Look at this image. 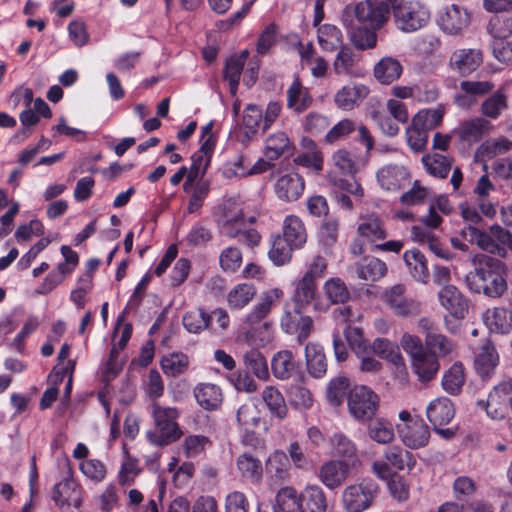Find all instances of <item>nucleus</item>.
Masks as SVG:
<instances>
[{
    "label": "nucleus",
    "mask_w": 512,
    "mask_h": 512,
    "mask_svg": "<svg viewBox=\"0 0 512 512\" xmlns=\"http://www.w3.org/2000/svg\"><path fill=\"white\" fill-rule=\"evenodd\" d=\"M354 11L374 28H382L392 14L395 27L404 33L419 31L431 19L430 8L422 0H382L376 5L358 2Z\"/></svg>",
    "instance_id": "nucleus-1"
},
{
    "label": "nucleus",
    "mask_w": 512,
    "mask_h": 512,
    "mask_svg": "<svg viewBox=\"0 0 512 512\" xmlns=\"http://www.w3.org/2000/svg\"><path fill=\"white\" fill-rule=\"evenodd\" d=\"M508 268L499 258L477 254L473 258V270L465 277L470 291L499 299L508 291Z\"/></svg>",
    "instance_id": "nucleus-2"
},
{
    "label": "nucleus",
    "mask_w": 512,
    "mask_h": 512,
    "mask_svg": "<svg viewBox=\"0 0 512 512\" xmlns=\"http://www.w3.org/2000/svg\"><path fill=\"white\" fill-rule=\"evenodd\" d=\"M418 328L425 336L426 350H424L423 343L418 336L404 333L400 344L405 352H452L454 350L452 341L440 333L439 328L431 319L420 318Z\"/></svg>",
    "instance_id": "nucleus-3"
},
{
    "label": "nucleus",
    "mask_w": 512,
    "mask_h": 512,
    "mask_svg": "<svg viewBox=\"0 0 512 512\" xmlns=\"http://www.w3.org/2000/svg\"><path fill=\"white\" fill-rule=\"evenodd\" d=\"M152 416L155 429L147 432L148 441L156 446H166L180 439L182 431L177 423L180 413L174 407H162L154 403Z\"/></svg>",
    "instance_id": "nucleus-4"
},
{
    "label": "nucleus",
    "mask_w": 512,
    "mask_h": 512,
    "mask_svg": "<svg viewBox=\"0 0 512 512\" xmlns=\"http://www.w3.org/2000/svg\"><path fill=\"white\" fill-rule=\"evenodd\" d=\"M379 493V486L372 479L350 484L342 492V505L347 512H363L370 508Z\"/></svg>",
    "instance_id": "nucleus-5"
},
{
    "label": "nucleus",
    "mask_w": 512,
    "mask_h": 512,
    "mask_svg": "<svg viewBox=\"0 0 512 512\" xmlns=\"http://www.w3.org/2000/svg\"><path fill=\"white\" fill-rule=\"evenodd\" d=\"M355 5L347 6L342 14V22L349 29L350 39L360 50L372 49L377 44L376 31L368 21H362L354 11Z\"/></svg>",
    "instance_id": "nucleus-6"
},
{
    "label": "nucleus",
    "mask_w": 512,
    "mask_h": 512,
    "mask_svg": "<svg viewBox=\"0 0 512 512\" xmlns=\"http://www.w3.org/2000/svg\"><path fill=\"white\" fill-rule=\"evenodd\" d=\"M64 468V478L54 484L51 498L63 512H68L70 508L78 509L81 507L82 489L74 480L68 462L64 463Z\"/></svg>",
    "instance_id": "nucleus-7"
},
{
    "label": "nucleus",
    "mask_w": 512,
    "mask_h": 512,
    "mask_svg": "<svg viewBox=\"0 0 512 512\" xmlns=\"http://www.w3.org/2000/svg\"><path fill=\"white\" fill-rule=\"evenodd\" d=\"M303 313V307H297L290 302H286L280 319L282 331L287 334H296L299 344H304L313 330L312 318Z\"/></svg>",
    "instance_id": "nucleus-8"
},
{
    "label": "nucleus",
    "mask_w": 512,
    "mask_h": 512,
    "mask_svg": "<svg viewBox=\"0 0 512 512\" xmlns=\"http://www.w3.org/2000/svg\"><path fill=\"white\" fill-rule=\"evenodd\" d=\"M350 414L358 421H370L379 407L378 395L367 386H356L348 396Z\"/></svg>",
    "instance_id": "nucleus-9"
},
{
    "label": "nucleus",
    "mask_w": 512,
    "mask_h": 512,
    "mask_svg": "<svg viewBox=\"0 0 512 512\" xmlns=\"http://www.w3.org/2000/svg\"><path fill=\"white\" fill-rule=\"evenodd\" d=\"M486 414L493 420H502L512 411V379L502 381L489 392L487 401H480Z\"/></svg>",
    "instance_id": "nucleus-10"
},
{
    "label": "nucleus",
    "mask_w": 512,
    "mask_h": 512,
    "mask_svg": "<svg viewBox=\"0 0 512 512\" xmlns=\"http://www.w3.org/2000/svg\"><path fill=\"white\" fill-rule=\"evenodd\" d=\"M471 12L459 4L445 6L438 15L440 29L448 35H460L471 23Z\"/></svg>",
    "instance_id": "nucleus-11"
},
{
    "label": "nucleus",
    "mask_w": 512,
    "mask_h": 512,
    "mask_svg": "<svg viewBox=\"0 0 512 512\" xmlns=\"http://www.w3.org/2000/svg\"><path fill=\"white\" fill-rule=\"evenodd\" d=\"M483 63V53L476 48H460L453 51L449 59L450 68L466 77L475 72Z\"/></svg>",
    "instance_id": "nucleus-12"
},
{
    "label": "nucleus",
    "mask_w": 512,
    "mask_h": 512,
    "mask_svg": "<svg viewBox=\"0 0 512 512\" xmlns=\"http://www.w3.org/2000/svg\"><path fill=\"white\" fill-rule=\"evenodd\" d=\"M349 465L341 460H328L317 471L319 481L328 489L339 488L348 478Z\"/></svg>",
    "instance_id": "nucleus-13"
},
{
    "label": "nucleus",
    "mask_w": 512,
    "mask_h": 512,
    "mask_svg": "<svg viewBox=\"0 0 512 512\" xmlns=\"http://www.w3.org/2000/svg\"><path fill=\"white\" fill-rule=\"evenodd\" d=\"M397 430L402 442L411 449L426 446L430 439L429 427L418 416L409 425H398Z\"/></svg>",
    "instance_id": "nucleus-14"
},
{
    "label": "nucleus",
    "mask_w": 512,
    "mask_h": 512,
    "mask_svg": "<svg viewBox=\"0 0 512 512\" xmlns=\"http://www.w3.org/2000/svg\"><path fill=\"white\" fill-rule=\"evenodd\" d=\"M376 178L382 189L395 192L409 184L410 174L403 165L388 164L377 171Z\"/></svg>",
    "instance_id": "nucleus-15"
},
{
    "label": "nucleus",
    "mask_w": 512,
    "mask_h": 512,
    "mask_svg": "<svg viewBox=\"0 0 512 512\" xmlns=\"http://www.w3.org/2000/svg\"><path fill=\"white\" fill-rule=\"evenodd\" d=\"M441 305L455 318L463 319L468 312V301L453 285H446L439 291Z\"/></svg>",
    "instance_id": "nucleus-16"
},
{
    "label": "nucleus",
    "mask_w": 512,
    "mask_h": 512,
    "mask_svg": "<svg viewBox=\"0 0 512 512\" xmlns=\"http://www.w3.org/2000/svg\"><path fill=\"white\" fill-rule=\"evenodd\" d=\"M304 188V179L298 173L282 175L275 184L277 197L286 202L296 201L303 194Z\"/></svg>",
    "instance_id": "nucleus-17"
},
{
    "label": "nucleus",
    "mask_w": 512,
    "mask_h": 512,
    "mask_svg": "<svg viewBox=\"0 0 512 512\" xmlns=\"http://www.w3.org/2000/svg\"><path fill=\"white\" fill-rule=\"evenodd\" d=\"M426 416L433 427H442L454 418L455 408L449 398L438 397L427 406Z\"/></svg>",
    "instance_id": "nucleus-18"
},
{
    "label": "nucleus",
    "mask_w": 512,
    "mask_h": 512,
    "mask_svg": "<svg viewBox=\"0 0 512 512\" xmlns=\"http://www.w3.org/2000/svg\"><path fill=\"white\" fill-rule=\"evenodd\" d=\"M284 296V292L279 288H273L262 293L260 301L255 304L252 310L247 314L245 323L254 325L260 323L271 312L272 307Z\"/></svg>",
    "instance_id": "nucleus-19"
},
{
    "label": "nucleus",
    "mask_w": 512,
    "mask_h": 512,
    "mask_svg": "<svg viewBox=\"0 0 512 512\" xmlns=\"http://www.w3.org/2000/svg\"><path fill=\"white\" fill-rule=\"evenodd\" d=\"M492 129L489 120L476 117L462 122L456 130V134L462 142L469 144L479 142Z\"/></svg>",
    "instance_id": "nucleus-20"
},
{
    "label": "nucleus",
    "mask_w": 512,
    "mask_h": 512,
    "mask_svg": "<svg viewBox=\"0 0 512 512\" xmlns=\"http://www.w3.org/2000/svg\"><path fill=\"white\" fill-rule=\"evenodd\" d=\"M282 239L296 249H301L307 241L304 222L296 215H287L283 221Z\"/></svg>",
    "instance_id": "nucleus-21"
},
{
    "label": "nucleus",
    "mask_w": 512,
    "mask_h": 512,
    "mask_svg": "<svg viewBox=\"0 0 512 512\" xmlns=\"http://www.w3.org/2000/svg\"><path fill=\"white\" fill-rule=\"evenodd\" d=\"M326 493L317 484H307L301 491V512H326Z\"/></svg>",
    "instance_id": "nucleus-22"
},
{
    "label": "nucleus",
    "mask_w": 512,
    "mask_h": 512,
    "mask_svg": "<svg viewBox=\"0 0 512 512\" xmlns=\"http://www.w3.org/2000/svg\"><path fill=\"white\" fill-rule=\"evenodd\" d=\"M287 108L301 114L306 111L313 103V97L309 90L304 87L298 77H296L286 92Z\"/></svg>",
    "instance_id": "nucleus-23"
},
{
    "label": "nucleus",
    "mask_w": 512,
    "mask_h": 512,
    "mask_svg": "<svg viewBox=\"0 0 512 512\" xmlns=\"http://www.w3.org/2000/svg\"><path fill=\"white\" fill-rule=\"evenodd\" d=\"M404 262L410 275L417 282L427 284L430 280V271L425 255L417 248L407 250L403 254Z\"/></svg>",
    "instance_id": "nucleus-24"
},
{
    "label": "nucleus",
    "mask_w": 512,
    "mask_h": 512,
    "mask_svg": "<svg viewBox=\"0 0 512 512\" xmlns=\"http://www.w3.org/2000/svg\"><path fill=\"white\" fill-rule=\"evenodd\" d=\"M359 279L375 282L383 278L388 271L384 261L374 256H364L355 264Z\"/></svg>",
    "instance_id": "nucleus-25"
},
{
    "label": "nucleus",
    "mask_w": 512,
    "mask_h": 512,
    "mask_svg": "<svg viewBox=\"0 0 512 512\" xmlns=\"http://www.w3.org/2000/svg\"><path fill=\"white\" fill-rule=\"evenodd\" d=\"M193 392L197 403L205 410H216L222 404V390L216 384L199 383L195 386Z\"/></svg>",
    "instance_id": "nucleus-26"
},
{
    "label": "nucleus",
    "mask_w": 512,
    "mask_h": 512,
    "mask_svg": "<svg viewBox=\"0 0 512 512\" xmlns=\"http://www.w3.org/2000/svg\"><path fill=\"white\" fill-rule=\"evenodd\" d=\"M405 286L396 284L384 293V300L391 310L398 316H409L415 311V305L405 295Z\"/></svg>",
    "instance_id": "nucleus-27"
},
{
    "label": "nucleus",
    "mask_w": 512,
    "mask_h": 512,
    "mask_svg": "<svg viewBox=\"0 0 512 512\" xmlns=\"http://www.w3.org/2000/svg\"><path fill=\"white\" fill-rule=\"evenodd\" d=\"M368 94L369 89L363 84L346 85L335 94L334 101L338 108L351 110Z\"/></svg>",
    "instance_id": "nucleus-28"
},
{
    "label": "nucleus",
    "mask_w": 512,
    "mask_h": 512,
    "mask_svg": "<svg viewBox=\"0 0 512 512\" xmlns=\"http://www.w3.org/2000/svg\"><path fill=\"white\" fill-rule=\"evenodd\" d=\"M483 320L491 332L506 334L512 327V312L504 307L488 309Z\"/></svg>",
    "instance_id": "nucleus-29"
},
{
    "label": "nucleus",
    "mask_w": 512,
    "mask_h": 512,
    "mask_svg": "<svg viewBox=\"0 0 512 512\" xmlns=\"http://www.w3.org/2000/svg\"><path fill=\"white\" fill-rule=\"evenodd\" d=\"M374 77L385 85L398 80L403 72L401 63L393 57H384L374 66Z\"/></svg>",
    "instance_id": "nucleus-30"
},
{
    "label": "nucleus",
    "mask_w": 512,
    "mask_h": 512,
    "mask_svg": "<svg viewBox=\"0 0 512 512\" xmlns=\"http://www.w3.org/2000/svg\"><path fill=\"white\" fill-rule=\"evenodd\" d=\"M411 365L420 381H429L437 373L439 363L436 354H411Z\"/></svg>",
    "instance_id": "nucleus-31"
},
{
    "label": "nucleus",
    "mask_w": 512,
    "mask_h": 512,
    "mask_svg": "<svg viewBox=\"0 0 512 512\" xmlns=\"http://www.w3.org/2000/svg\"><path fill=\"white\" fill-rule=\"evenodd\" d=\"M317 296V284L314 280L308 279V277H302L295 283V290L291 296L290 303L297 307H303L310 305Z\"/></svg>",
    "instance_id": "nucleus-32"
},
{
    "label": "nucleus",
    "mask_w": 512,
    "mask_h": 512,
    "mask_svg": "<svg viewBox=\"0 0 512 512\" xmlns=\"http://www.w3.org/2000/svg\"><path fill=\"white\" fill-rule=\"evenodd\" d=\"M302 362L296 361L293 354H274L271 359V369L275 377L287 379L300 372Z\"/></svg>",
    "instance_id": "nucleus-33"
},
{
    "label": "nucleus",
    "mask_w": 512,
    "mask_h": 512,
    "mask_svg": "<svg viewBox=\"0 0 512 512\" xmlns=\"http://www.w3.org/2000/svg\"><path fill=\"white\" fill-rule=\"evenodd\" d=\"M257 289L252 283H239L227 295L228 305L231 309H242L256 296Z\"/></svg>",
    "instance_id": "nucleus-34"
},
{
    "label": "nucleus",
    "mask_w": 512,
    "mask_h": 512,
    "mask_svg": "<svg viewBox=\"0 0 512 512\" xmlns=\"http://www.w3.org/2000/svg\"><path fill=\"white\" fill-rule=\"evenodd\" d=\"M294 150L290 139L285 132H277L266 140V156L270 160H276L282 155H291Z\"/></svg>",
    "instance_id": "nucleus-35"
},
{
    "label": "nucleus",
    "mask_w": 512,
    "mask_h": 512,
    "mask_svg": "<svg viewBox=\"0 0 512 512\" xmlns=\"http://www.w3.org/2000/svg\"><path fill=\"white\" fill-rule=\"evenodd\" d=\"M236 464L242 477L252 482L260 481L263 473L262 463L251 453L244 452L240 454L236 460Z\"/></svg>",
    "instance_id": "nucleus-36"
},
{
    "label": "nucleus",
    "mask_w": 512,
    "mask_h": 512,
    "mask_svg": "<svg viewBox=\"0 0 512 512\" xmlns=\"http://www.w3.org/2000/svg\"><path fill=\"white\" fill-rule=\"evenodd\" d=\"M275 506L280 512H301V492L292 486L279 489L275 497Z\"/></svg>",
    "instance_id": "nucleus-37"
},
{
    "label": "nucleus",
    "mask_w": 512,
    "mask_h": 512,
    "mask_svg": "<svg viewBox=\"0 0 512 512\" xmlns=\"http://www.w3.org/2000/svg\"><path fill=\"white\" fill-rule=\"evenodd\" d=\"M422 163L430 175L444 179L452 168L453 160L448 156L435 153L432 156H423Z\"/></svg>",
    "instance_id": "nucleus-38"
},
{
    "label": "nucleus",
    "mask_w": 512,
    "mask_h": 512,
    "mask_svg": "<svg viewBox=\"0 0 512 512\" xmlns=\"http://www.w3.org/2000/svg\"><path fill=\"white\" fill-rule=\"evenodd\" d=\"M317 39L320 47L328 52L335 51L343 45L341 30L331 24H324L319 27Z\"/></svg>",
    "instance_id": "nucleus-39"
},
{
    "label": "nucleus",
    "mask_w": 512,
    "mask_h": 512,
    "mask_svg": "<svg viewBox=\"0 0 512 512\" xmlns=\"http://www.w3.org/2000/svg\"><path fill=\"white\" fill-rule=\"evenodd\" d=\"M383 456L391 467L400 471L405 468L411 470L416 464L414 455L399 446L389 447L385 450Z\"/></svg>",
    "instance_id": "nucleus-40"
},
{
    "label": "nucleus",
    "mask_w": 512,
    "mask_h": 512,
    "mask_svg": "<svg viewBox=\"0 0 512 512\" xmlns=\"http://www.w3.org/2000/svg\"><path fill=\"white\" fill-rule=\"evenodd\" d=\"M296 248L289 245L281 234L272 236L271 248L268 252L269 259L276 266H283L289 263L292 259V253Z\"/></svg>",
    "instance_id": "nucleus-41"
},
{
    "label": "nucleus",
    "mask_w": 512,
    "mask_h": 512,
    "mask_svg": "<svg viewBox=\"0 0 512 512\" xmlns=\"http://www.w3.org/2000/svg\"><path fill=\"white\" fill-rule=\"evenodd\" d=\"M487 31L493 37V39L511 37L512 13L504 12L493 15L489 20Z\"/></svg>",
    "instance_id": "nucleus-42"
},
{
    "label": "nucleus",
    "mask_w": 512,
    "mask_h": 512,
    "mask_svg": "<svg viewBox=\"0 0 512 512\" xmlns=\"http://www.w3.org/2000/svg\"><path fill=\"white\" fill-rule=\"evenodd\" d=\"M272 339L273 327L269 322H265L257 327H252L246 332V341L254 350L265 348Z\"/></svg>",
    "instance_id": "nucleus-43"
},
{
    "label": "nucleus",
    "mask_w": 512,
    "mask_h": 512,
    "mask_svg": "<svg viewBox=\"0 0 512 512\" xmlns=\"http://www.w3.org/2000/svg\"><path fill=\"white\" fill-rule=\"evenodd\" d=\"M262 398L272 415L281 420L287 416V406L278 389L266 387L262 392Z\"/></svg>",
    "instance_id": "nucleus-44"
},
{
    "label": "nucleus",
    "mask_w": 512,
    "mask_h": 512,
    "mask_svg": "<svg viewBox=\"0 0 512 512\" xmlns=\"http://www.w3.org/2000/svg\"><path fill=\"white\" fill-rule=\"evenodd\" d=\"M182 322L186 330L191 333H199L212 326L209 313L202 308L186 312L183 316Z\"/></svg>",
    "instance_id": "nucleus-45"
},
{
    "label": "nucleus",
    "mask_w": 512,
    "mask_h": 512,
    "mask_svg": "<svg viewBox=\"0 0 512 512\" xmlns=\"http://www.w3.org/2000/svg\"><path fill=\"white\" fill-rule=\"evenodd\" d=\"M187 354H163L160 364L163 372L168 376H177L189 367Z\"/></svg>",
    "instance_id": "nucleus-46"
},
{
    "label": "nucleus",
    "mask_w": 512,
    "mask_h": 512,
    "mask_svg": "<svg viewBox=\"0 0 512 512\" xmlns=\"http://www.w3.org/2000/svg\"><path fill=\"white\" fill-rule=\"evenodd\" d=\"M243 58H228L223 69V78L229 83L231 96H235L238 91L241 73L243 71Z\"/></svg>",
    "instance_id": "nucleus-47"
},
{
    "label": "nucleus",
    "mask_w": 512,
    "mask_h": 512,
    "mask_svg": "<svg viewBox=\"0 0 512 512\" xmlns=\"http://www.w3.org/2000/svg\"><path fill=\"white\" fill-rule=\"evenodd\" d=\"M500 362L498 354H476L474 368L482 380L490 379Z\"/></svg>",
    "instance_id": "nucleus-48"
},
{
    "label": "nucleus",
    "mask_w": 512,
    "mask_h": 512,
    "mask_svg": "<svg viewBox=\"0 0 512 512\" xmlns=\"http://www.w3.org/2000/svg\"><path fill=\"white\" fill-rule=\"evenodd\" d=\"M68 356L69 354H58V363L48 376L52 384L57 385L61 383L65 377L72 378L76 361Z\"/></svg>",
    "instance_id": "nucleus-49"
},
{
    "label": "nucleus",
    "mask_w": 512,
    "mask_h": 512,
    "mask_svg": "<svg viewBox=\"0 0 512 512\" xmlns=\"http://www.w3.org/2000/svg\"><path fill=\"white\" fill-rule=\"evenodd\" d=\"M368 435L379 444H388L394 440V430L391 423L382 418L369 424Z\"/></svg>",
    "instance_id": "nucleus-50"
},
{
    "label": "nucleus",
    "mask_w": 512,
    "mask_h": 512,
    "mask_svg": "<svg viewBox=\"0 0 512 512\" xmlns=\"http://www.w3.org/2000/svg\"><path fill=\"white\" fill-rule=\"evenodd\" d=\"M465 377L461 364H454L443 376V389L449 394L456 395L461 391Z\"/></svg>",
    "instance_id": "nucleus-51"
},
{
    "label": "nucleus",
    "mask_w": 512,
    "mask_h": 512,
    "mask_svg": "<svg viewBox=\"0 0 512 512\" xmlns=\"http://www.w3.org/2000/svg\"><path fill=\"white\" fill-rule=\"evenodd\" d=\"M507 107V97L501 90L490 95L481 105V113L491 119H497Z\"/></svg>",
    "instance_id": "nucleus-52"
},
{
    "label": "nucleus",
    "mask_w": 512,
    "mask_h": 512,
    "mask_svg": "<svg viewBox=\"0 0 512 512\" xmlns=\"http://www.w3.org/2000/svg\"><path fill=\"white\" fill-rule=\"evenodd\" d=\"M242 123L248 137L254 136L261 123L263 124L262 110L257 105L250 104L243 111Z\"/></svg>",
    "instance_id": "nucleus-53"
},
{
    "label": "nucleus",
    "mask_w": 512,
    "mask_h": 512,
    "mask_svg": "<svg viewBox=\"0 0 512 512\" xmlns=\"http://www.w3.org/2000/svg\"><path fill=\"white\" fill-rule=\"evenodd\" d=\"M125 362L122 354H109L100 369L101 381L109 384L120 373Z\"/></svg>",
    "instance_id": "nucleus-54"
},
{
    "label": "nucleus",
    "mask_w": 512,
    "mask_h": 512,
    "mask_svg": "<svg viewBox=\"0 0 512 512\" xmlns=\"http://www.w3.org/2000/svg\"><path fill=\"white\" fill-rule=\"evenodd\" d=\"M219 264L224 272L234 273L242 264V252L238 247L229 246L222 250Z\"/></svg>",
    "instance_id": "nucleus-55"
},
{
    "label": "nucleus",
    "mask_w": 512,
    "mask_h": 512,
    "mask_svg": "<svg viewBox=\"0 0 512 512\" xmlns=\"http://www.w3.org/2000/svg\"><path fill=\"white\" fill-rule=\"evenodd\" d=\"M330 445L336 456L352 458L356 455L357 448L352 440L343 433H335L330 438Z\"/></svg>",
    "instance_id": "nucleus-56"
},
{
    "label": "nucleus",
    "mask_w": 512,
    "mask_h": 512,
    "mask_svg": "<svg viewBox=\"0 0 512 512\" xmlns=\"http://www.w3.org/2000/svg\"><path fill=\"white\" fill-rule=\"evenodd\" d=\"M333 63L337 75H348L352 72L355 64V54L350 47L341 46Z\"/></svg>",
    "instance_id": "nucleus-57"
},
{
    "label": "nucleus",
    "mask_w": 512,
    "mask_h": 512,
    "mask_svg": "<svg viewBox=\"0 0 512 512\" xmlns=\"http://www.w3.org/2000/svg\"><path fill=\"white\" fill-rule=\"evenodd\" d=\"M349 390V380L346 377L333 379L327 388V400L334 406H339Z\"/></svg>",
    "instance_id": "nucleus-58"
},
{
    "label": "nucleus",
    "mask_w": 512,
    "mask_h": 512,
    "mask_svg": "<svg viewBox=\"0 0 512 512\" xmlns=\"http://www.w3.org/2000/svg\"><path fill=\"white\" fill-rule=\"evenodd\" d=\"M358 233L371 241L383 240L387 237L386 230L379 218H370L358 226Z\"/></svg>",
    "instance_id": "nucleus-59"
},
{
    "label": "nucleus",
    "mask_w": 512,
    "mask_h": 512,
    "mask_svg": "<svg viewBox=\"0 0 512 512\" xmlns=\"http://www.w3.org/2000/svg\"><path fill=\"white\" fill-rule=\"evenodd\" d=\"M224 219L222 231L225 236L235 239L242 235L246 227L245 217L242 211H239L235 216H229L226 213Z\"/></svg>",
    "instance_id": "nucleus-60"
},
{
    "label": "nucleus",
    "mask_w": 512,
    "mask_h": 512,
    "mask_svg": "<svg viewBox=\"0 0 512 512\" xmlns=\"http://www.w3.org/2000/svg\"><path fill=\"white\" fill-rule=\"evenodd\" d=\"M324 288L332 303H345L350 297L346 284L339 278L328 280Z\"/></svg>",
    "instance_id": "nucleus-61"
},
{
    "label": "nucleus",
    "mask_w": 512,
    "mask_h": 512,
    "mask_svg": "<svg viewBox=\"0 0 512 512\" xmlns=\"http://www.w3.org/2000/svg\"><path fill=\"white\" fill-rule=\"evenodd\" d=\"M407 143L414 152H422L425 150L428 134L427 130L422 128L420 125H414L406 129Z\"/></svg>",
    "instance_id": "nucleus-62"
},
{
    "label": "nucleus",
    "mask_w": 512,
    "mask_h": 512,
    "mask_svg": "<svg viewBox=\"0 0 512 512\" xmlns=\"http://www.w3.org/2000/svg\"><path fill=\"white\" fill-rule=\"evenodd\" d=\"M330 125L328 117L318 112L308 113L303 120L304 130L311 135L323 133Z\"/></svg>",
    "instance_id": "nucleus-63"
},
{
    "label": "nucleus",
    "mask_w": 512,
    "mask_h": 512,
    "mask_svg": "<svg viewBox=\"0 0 512 512\" xmlns=\"http://www.w3.org/2000/svg\"><path fill=\"white\" fill-rule=\"evenodd\" d=\"M443 112L438 109L419 111L413 118L414 125H420L425 130H431L441 124Z\"/></svg>",
    "instance_id": "nucleus-64"
}]
</instances>
